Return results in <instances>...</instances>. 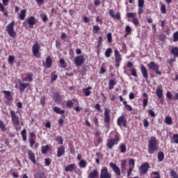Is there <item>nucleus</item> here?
<instances>
[{
  "label": "nucleus",
  "instance_id": "nucleus-1",
  "mask_svg": "<svg viewBox=\"0 0 178 178\" xmlns=\"http://www.w3.org/2000/svg\"><path fill=\"white\" fill-rule=\"evenodd\" d=\"M148 152L149 154H155V152H158V139L155 136L150 137L148 140Z\"/></svg>",
  "mask_w": 178,
  "mask_h": 178
},
{
  "label": "nucleus",
  "instance_id": "nucleus-2",
  "mask_svg": "<svg viewBox=\"0 0 178 178\" xmlns=\"http://www.w3.org/2000/svg\"><path fill=\"white\" fill-rule=\"evenodd\" d=\"M17 113H19V111L16 112L13 110H11L10 111L11 122L13 124V126L20 125V118H19V115H17Z\"/></svg>",
  "mask_w": 178,
  "mask_h": 178
},
{
  "label": "nucleus",
  "instance_id": "nucleus-3",
  "mask_svg": "<svg viewBox=\"0 0 178 178\" xmlns=\"http://www.w3.org/2000/svg\"><path fill=\"white\" fill-rule=\"evenodd\" d=\"M6 31L10 37L15 38L16 37V31H15V21H12L6 26Z\"/></svg>",
  "mask_w": 178,
  "mask_h": 178
},
{
  "label": "nucleus",
  "instance_id": "nucleus-4",
  "mask_svg": "<svg viewBox=\"0 0 178 178\" xmlns=\"http://www.w3.org/2000/svg\"><path fill=\"white\" fill-rule=\"evenodd\" d=\"M119 141H120V138L118 135H115L113 139L107 140L106 147L108 149H112L114 145H118V144H119Z\"/></svg>",
  "mask_w": 178,
  "mask_h": 178
},
{
  "label": "nucleus",
  "instance_id": "nucleus-5",
  "mask_svg": "<svg viewBox=\"0 0 178 178\" xmlns=\"http://www.w3.org/2000/svg\"><path fill=\"white\" fill-rule=\"evenodd\" d=\"M147 67H149V70H153V72H155L156 74H159L160 76L162 74V72L159 71V65L154 61L148 63Z\"/></svg>",
  "mask_w": 178,
  "mask_h": 178
},
{
  "label": "nucleus",
  "instance_id": "nucleus-6",
  "mask_svg": "<svg viewBox=\"0 0 178 178\" xmlns=\"http://www.w3.org/2000/svg\"><path fill=\"white\" fill-rule=\"evenodd\" d=\"M32 53L33 56H35V58H41V52H40V44H38V42L37 41L32 47Z\"/></svg>",
  "mask_w": 178,
  "mask_h": 178
},
{
  "label": "nucleus",
  "instance_id": "nucleus-7",
  "mask_svg": "<svg viewBox=\"0 0 178 178\" xmlns=\"http://www.w3.org/2000/svg\"><path fill=\"white\" fill-rule=\"evenodd\" d=\"M99 178H112V173L109 172L108 168L102 167L100 171Z\"/></svg>",
  "mask_w": 178,
  "mask_h": 178
},
{
  "label": "nucleus",
  "instance_id": "nucleus-8",
  "mask_svg": "<svg viewBox=\"0 0 178 178\" xmlns=\"http://www.w3.org/2000/svg\"><path fill=\"white\" fill-rule=\"evenodd\" d=\"M109 166L112 168L116 176L120 177V176L122 175V172H120V168H119L116 163L112 162L109 163Z\"/></svg>",
  "mask_w": 178,
  "mask_h": 178
},
{
  "label": "nucleus",
  "instance_id": "nucleus-9",
  "mask_svg": "<svg viewBox=\"0 0 178 178\" xmlns=\"http://www.w3.org/2000/svg\"><path fill=\"white\" fill-rule=\"evenodd\" d=\"M74 65L75 66H81L84 62H86V60L84 59V56L79 55L75 57L74 60Z\"/></svg>",
  "mask_w": 178,
  "mask_h": 178
},
{
  "label": "nucleus",
  "instance_id": "nucleus-10",
  "mask_svg": "<svg viewBox=\"0 0 178 178\" xmlns=\"http://www.w3.org/2000/svg\"><path fill=\"white\" fill-rule=\"evenodd\" d=\"M118 126H123V127H126L127 126V120H126V117L124 115H121L117 120Z\"/></svg>",
  "mask_w": 178,
  "mask_h": 178
},
{
  "label": "nucleus",
  "instance_id": "nucleus-11",
  "mask_svg": "<svg viewBox=\"0 0 178 178\" xmlns=\"http://www.w3.org/2000/svg\"><path fill=\"white\" fill-rule=\"evenodd\" d=\"M104 123L109 124L111 123V109H104Z\"/></svg>",
  "mask_w": 178,
  "mask_h": 178
},
{
  "label": "nucleus",
  "instance_id": "nucleus-12",
  "mask_svg": "<svg viewBox=\"0 0 178 178\" xmlns=\"http://www.w3.org/2000/svg\"><path fill=\"white\" fill-rule=\"evenodd\" d=\"M149 168V163L148 162L143 163L140 165V170L142 175H145L147 172H148V169Z\"/></svg>",
  "mask_w": 178,
  "mask_h": 178
},
{
  "label": "nucleus",
  "instance_id": "nucleus-13",
  "mask_svg": "<svg viewBox=\"0 0 178 178\" xmlns=\"http://www.w3.org/2000/svg\"><path fill=\"white\" fill-rule=\"evenodd\" d=\"M43 66H45L47 69L51 68V66H52V58H51L50 56H48L46 58V61H43Z\"/></svg>",
  "mask_w": 178,
  "mask_h": 178
},
{
  "label": "nucleus",
  "instance_id": "nucleus-14",
  "mask_svg": "<svg viewBox=\"0 0 178 178\" xmlns=\"http://www.w3.org/2000/svg\"><path fill=\"white\" fill-rule=\"evenodd\" d=\"M28 158L32 162V163H37V161L35 160V154L32 150H28Z\"/></svg>",
  "mask_w": 178,
  "mask_h": 178
},
{
  "label": "nucleus",
  "instance_id": "nucleus-15",
  "mask_svg": "<svg viewBox=\"0 0 178 178\" xmlns=\"http://www.w3.org/2000/svg\"><path fill=\"white\" fill-rule=\"evenodd\" d=\"M140 72L143 77L146 80H148V70H147V67H145L144 65H140Z\"/></svg>",
  "mask_w": 178,
  "mask_h": 178
},
{
  "label": "nucleus",
  "instance_id": "nucleus-16",
  "mask_svg": "<svg viewBox=\"0 0 178 178\" xmlns=\"http://www.w3.org/2000/svg\"><path fill=\"white\" fill-rule=\"evenodd\" d=\"M138 15H143L144 13V0H138Z\"/></svg>",
  "mask_w": 178,
  "mask_h": 178
},
{
  "label": "nucleus",
  "instance_id": "nucleus-17",
  "mask_svg": "<svg viewBox=\"0 0 178 178\" xmlns=\"http://www.w3.org/2000/svg\"><path fill=\"white\" fill-rule=\"evenodd\" d=\"M88 177V178H99V172H98V170L94 169L92 171L89 172Z\"/></svg>",
  "mask_w": 178,
  "mask_h": 178
},
{
  "label": "nucleus",
  "instance_id": "nucleus-18",
  "mask_svg": "<svg viewBox=\"0 0 178 178\" xmlns=\"http://www.w3.org/2000/svg\"><path fill=\"white\" fill-rule=\"evenodd\" d=\"M114 56H115V62H122V54L119 53V50H118V49H115Z\"/></svg>",
  "mask_w": 178,
  "mask_h": 178
},
{
  "label": "nucleus",
  "instance_id": "nucleus-19",
  "mask_svg": "<svg viewBox=\"0 0 178 178\" xmlns=\"http://www.w3.org/2000/svg\"><path fill=\"white\" fill-rule=\"evenodd\" d=\"M77 169V167L76 166V164L72 163L68 165L65 168V172H73V170H76Z\"/></svg>",
  "mask_w": 178,
  "mask_h": 178
},
{
  "label": "nucleus",
  "instance_id": "nucleus-20",
  "mask_svg": "<svg viewBox=\"0 0 178 178\" xmlns=\"http://www.w3.org/2000/svg\"><path fill=\"white\" fill-rule=\"evenodd\" d=\"M65 154V146H60L57 150V157L60 158Z\"/></svg>",
  "mask_w": 178,
  "mask_h": 178
},
{
  "label": "nucleus",
  "instance_id": "nucleus-21",
  "mask_svg": "<svg viewBox=\"0 0 178 178\" xmlns=\"http://www.w3.org/2000/svg\"><path fill=\"white\" fill-rule=\"evenodd\" d=\"M53 99L56 104H60L62 102V98L58 93H55L53 97Z\"/></svg>",
  "mask_w": 178,
  "mask_h": 178
},
{
  "label": "nucleus",
  "instance_id": "nucleus-22",
  "mask_svg": "<svg viewBox=\"0 0 178 178\" xmlns=\"http://www.w3.org/2000/svg\"><path fill=\"white\" fill-rule=\"evenodd\" d=\"M26 21L27 22V23L29 26H34V24H35V23H36L35 17H34L33 16H31V17L27 18L26 19Z\"/></svg>",
  "mask_w": 178,
  "mask_h": 178
},
{
  "label": "nucleus",
  "instance_id": "nucleus-23",
  "mask_svg": "<svg viewBox=\"0 0 178 178\" xmlns=\"http://www.w3.org/2000/svg\"><path fill=\"white\" fill-rule=\"evenodd\" d=\"M29 86H30V83L20 82L19 84V91H24V90H26Z\"/></svg>",
  "mask_w": 178,
  "mask_h": 178
},
{
  "label": "nucleus",
  "instance_id": "nucleus-24",
  "mask_svg": "<svg viewBox=\"0 0 178 178\" xmlns=\"http://www.w3.org/2000/svg\"><path fill=\"white\" fill-rule=\"evenodd\" d=\"M33 76L34 75L31 72L27 73L26 77L24 79H22V81H27V80H29V82H31L33 81Z\"/></svg>",
  "mask_w": 178,
  "mask_h": 178
},
{
  "label": "nucleus",
  "instance_id": "nucleus-25",
  "mask_svg": "<svg viewBox=\"0 0 178 178\" xmlns=\"http://www.w3.org/2000/svg\"><path fill=\"white\" fill-rule=\"evenodd\" d=\"M53 111H54V112H55L58 115H63V114H65V110H60V108H59L58 106H55L53 108Z\"/></svg>",
  "mask_w": 178,
  "mask_h": 178
},
{
  "label": "nucleus",
  "instance_id": "nucleus-26",
  "mask_svg": "<svg viewBox=\"0 0 178 178\" xmlns=\"http://www.w3.org/2000/svg\"><path fill=\"white\" fill-rule=\"evenodd\" d=\"M26 10H22L19 12V19H20V20H24L26 19Z\"/></svg>",
  "mask_w": 178,
  "mask_h": 178
},
{
  "label": "nucleus",
  "instance_id": "nucleus-27",
  "mask_svg": "<svg viewBox=\"0 0 178 178\" xmlns=\"http://www.w3.org/2000/svg\"><path fill=\"white\" fill-rule=\"evenodd\" d=\"M170 54L173 55L174 58H178V47H172Z\"/></svg>",
  "mask_w": 178,
  "mask_h": 178
},
{
  "label": "nucleus",
  "instance_id": "nucleus-28",
  "mask_svg": "<svg viewBox=\"0 0 178 178\" xmlns=\"http://www.w3.org/2000/svg\"><path fill=\"white\" fill-rule=\"evenodd\" d=\"M0 129L1 131H3V132L8 131V127H6V124L2 120H0Z\"/></svg>",
  "mask_w": 178,
  "mask_h": 178
},
{
  "label": "nucleus",
  "instance_id": "nucleus-29",
  "mask_svg": "<svg viewBox=\"0 0 178 178\" xmlns=\"http://www.w3.org/2000/svg\"><path fill=\"white\" fill-rule=\"evenodd\" d=\"M90 90H91V86H89L86 88H83L82 90V91L86 97H89V95H90L91 91H90Z\"/></svg>",
  "mask_w": 178,
  "mask_h": 178
},
{
  "label": "nucleus",
  "instance_id": "nucleus-30",
  "mask_svg": "<svg viewBox=\"0 0 178 178\" xmlns=\"http://www.w3.org/2000/svg\"><path fill=\"white\" fill-rule=\"evenodd\" d=\"M121 170L123 173V172H125L126 171V166H127V161L126 160H121Z\"/></svg>",
  "mask_w": 178,
  "mask_h": 178
},
{
  "label": "nucleus",
  "instance_id": "nucleus-31",
  "mask_svg": "<svg viewBox=\"0 0 178 178\" xmlns=\"http://www.w3.org/2000/svg\"><path fill=\"white\" fill-rule=\"evenodd\" d=\"M79 165L81 169H86V168H87V162L84 159H81L79 161Z\"/></svg>",
  "mask_w": 178,
  "mask_h": 178
},
{
  "label": "nucleus",
  "instance_id": "nucleus-32",
  "mask_svg": "<svg viewBox=\"0 0 178 178\" xmlns=\"http://www.w3.org/2000/svg\"><path fill=\"white\" fill-rule=\"evenodd\" d=\"M3 92L5 94V98H6L8 101H10V99H12V95L10 91L3 90Z\"/></svg>",
  "mask_w": 178,
  "mask_h": 178
},
{
  "label": "nucleus",
  "instance_id": "nucleus-33",
  "mask_svg": "<svg viewBox=\"0 0 178 178\" xmlns=\"http://www.w3.org/2000/svg\"><path fill=\"white\" fill-rule=\"evenodd\" d=\"M165 158V154L163 152H159L157 154V159L159 162H162Z\"/></svg>",
  "mask_w": 178,
  "mask_h": 178
},
{
  "label": "nucleus",
  "instance_id": "nucleus-34",
  "mask_svg": "<svg viewBox=\"0 0 178 178\" xmlns=\"http://www.w3.org/2000/svg\"><path fill=\"white\" fill-rule=\"evenodd\" d=\"M115 84H116V81L113 80V79L110 80L108 81V89L113 90Z\"/></svg>",
  "mask_w": 178,
  "mask_h": 178
},
{
  "label": "nucleus",
  "instance_id": "nucleus-35",
  "mask_svg": "<svg viewBox=\"0 0 178 178\" xmlns=\"http://www.w3.org/2000/svg\"><path fill=\"white\" fill-rule=\"evenodd\" d=\"M156 94L159 99L163 97V91L161 88L156 89Z\"/></svg>",
  "mask_w": 178,
  "mask_h": 178
},
{
  "label": "nucleus",
  "instance_id": "nucleus-36",
  "mask_svg": "<svg viewBox=\"0 0 178 178\" xmlns=\"http://www.w3.org/2000/svg\"><path fill=\"white\" fill-rule=\"evenodd\" d=\"M27 131L26 130V129H23L22 131H21V136L22 137V140L24 141H27Z\"/></svg>",
  "mask_w": 178,
  "mask_h": 178
},
{
  "label": "nucleus",
  "instance_id": "nucleus-37",
  "mask_svg": "<svg viewBox=\"0 0 178 178\" xmlns=\"http://www.w3.org/2000/svg\"><path fill=\"white\" fill-rule=\"evenodd\" d=\"M119 149H120L121 154H124V152L127 151L126 145H124V143L120 144L119 145Z\"/></svg>",
  "mask_w": 178,
  "mask_h": 178
},
{
  "label": "nucleus",
  "instance_id": "nucleus-38",
  "mask_svg": "<svg viewBox=\"0 0 178 178\" xmlns=\"http://www.w3.org/2000/svg\"><path fill=\"white\" fill-rule=\"evenodd\" d=\"M123 105L124 106L125 109H127L129 112H131V111H133V107L127 104V102L123 101Z\"/></svg>",
  "mask_w": 178,
  "mask_h": 178
},
{
  "label": "nucleus",
  "instance_id": "nucleus-39",
  "mask_svg": "<svg viewBox=\"0 0 178 178\" xmlns=\"http://www.w3.org/2000/svg\"><path fill=\"white\" fill-rule=\"evenodd\" d=\"M56 141L57 144L62 145V144H63V138H62V136H58L56 137Z\"/></svg>",
  "mask_w": 178,
  "mask_h": 178
},
{
  "label": "nucleus",
  "instance_id": "nucleus-40",
  "mask_svg": "<svg viewBox=\"0 0 178 178\" xmlns=\"http://www.w3.org/2000/svg\"><path fill=\"white\" fill-rule=\"evenodd\" d=\"M165 123H166V124H173V121L172 120V118L170 116H166L165 118Z\"/></svg>",
  "mask_w": 178,
  "mask_h": 178
},
{
  "label": "nucleus",
  "instance_id": "nucleus-41",
  "mask_svg": "<svg viewBox=\"0 0 178 178\" xmlns=\"http://www.w3.org/2000/svg\"><path fill=\"white\" fill-rule=\"evenodd\" d=\"M42 149V154H47V152H48V151H49V145H46V146H42L41 147Z\"/></svg>",
  "mask_w": 178,
  "mask_h": 178
},
{
  "label": "nucleus",
  "instance_id": "nucleus-42",
  "mask_svg": "<svg viewBox=\"0 0 178 178\" xmlns=\"http://www.w3.org/2000/svg\"><path fill=\"white\" fill-rule=\"evenodd\" d=\"M112 54V49L111 48H108L105 53L104 55L106 58H111V54Z\"/></svg>",
  "mask_w": 178,
  "mask_h": 178
},
{
  "label": "nucleus",
  "instance_id": "nucleus-43",
  "mask_svg": "<svg viewBox=\"0 0 178 178\" xmlns=\"http://www.w3.org/2000/svg\"><path fill=\"white\" fill-rule=\"evenodd\" d=\"M40 16L42 22H44V23H45L46 22H48V16H47V15H45L44 13H42L40 15Z\"/></svg>",
  "mask_w": 178,
  "mask_h": 178
},
{
  "label": "nucleus",
  "instance_id": "nucleus-44",
  "mask_svg": "<svg viewBox=\"0 0 178 178\" xmlns=\"http://www.w3.org/2000/svg\"><path fill=\"white\" fill-rule=\"evenodd\" d=\"M56 79H58V75L56 74L55 72H52L51 76V83H54V81H56Z\"/></svg>",
  "mask_w": 178,
  "mask_h": 178
},
{
  "label": "nucleus",
  "instance_id": "nucleus-45",
  "mask_svg": "<svg viewBox=\"0 0 178 178\" xmlns=\"http://www.w3.org/2000/svg\"><path fill=\"white\" fill-rule=\"evenodd\" d=\"M135 164H136V160H134V159H129V168H133V169H134Z\"/></svg>",
  "mask_w": 178,
  "mask_h": 178
},
{
  "label": "nucleus",
  "instance_id": "nucleus-46",
  "mask_svg": "<svg viewBox=\"0 0 178 178\" xmlns=\"http://www.w3.org/2000/svg\"><path fill=\"white\" fill-rule=\"evenodd\" d=\"M170 176L172 177V178H178V175L176 171L172 170L170 173Z\"/></svg>",
  "mask_w": 178,
  "mask_h": 178
},
{
  "label": "nucleus",
  "instance_id": "nucleus-47",
  "mask_svg": "<svg viewBox=\"0 0 178 178\" xmlns=\"http://www.w3.org/2000/svg\"><path fill=\"white\" fill-rule=\"evenodd\" d=\"M131 76H133L134 77H138L137 70H136V68H131Z\"/></svg>",
  "mask_w": 178,
  "mask_h": 178
},
{
  "label": "nucleus",
  "instance_id": "nucleus-48",
  "mask_svg": "<svg viewBox=\"0 0 178 178\" xmlns=\"http://www.w3.org/2000/svg\"><path fill=\"white\" fill-rule=\"evenodd\" d=\"M95 109H97L100 113H102V109L101 108V105L99 104H96L94 106Z\"/></svg>",
  "mask_w": 178,
  "mask_h": 178
},
{
  "label": "nucleus",
  "instance_id": "nucleus-49",
  "mask_svg": "<svg viewBox=\"0 0 178 178\" xmlns=\"http://www.w3.org/2000/svg\"><path fill=\"white\" fill-rule=\"evenodd\" d=\"M15 60V56H9L8 62L10 63V65H13V61Z\"/></svg>",
  "mask_w": 178,
  "mask_h": 178
},
{
  "label": "nucleus",
  "instance_id": "nucleus-50",
  "mask_svg": "<svg viewBox=\"0 0 178 178\" xmlns=\"http://www.w3.org/2000/svg\"><path fill=\"white\" fill-rule=\"evenodd\" d=\"M160 10L163 15H165V13H166V6H165V4H163L160 8Z\"/></svg>",
  "mask_w": 178,
  "mask_h": 178
},
{
  "label": "nucleus",
  "instance_id": "nucleus-51",
  "mask_svg": "<svg viewBox=\"0 0 178 178\" xmlns=\"http://www.w3.org/2000/svg\"><path fill=\"white\" fill-rule=\"evenodd\" d=\"M147 112L152 118H155V116H156V114H155V111L152 109H149Z\"/></svg>",
  "mask_w": 178,
  "mask_h": 178
},
{
  "label": "nucleus",
  "instance_id": "nucleus-52",
  "mask_svg": "<svg viewBox=\"0 0 178 178\" xmlns=\"http://www.w3.org/2000/svg\"><path fill=\"white\" fill-rule=\"evenodd\" d=\"M178 41V31L174 33L173 34V42H177Z\"/></svg>",
  "mask_w": 178,
  "mask_h": 178
},
{
  "label": "nucleus",
  "instance_id": "nucleus-53",
  "mask_svg": "<svg viewBox=\"0 0 178 178\" xmlns=\"http://www.w3.org/2000/svg\"><path fill=\"white\" fill-rule=\"evenodd\" d=\"M127 17H129V18L131 17V19H133L136 18V13H128L127 14Z\"/></svg>",
  "mask_w": 178,
  "mask_h": 178
},
{
  "label": "nucleus",
  "instance_id": "nucleus-54",
  "mask_svg": "<svg viewBox=\"0 0 178 178\" xmlns=\"http://www.w3.org/2000/svg\"><path fill=\"white\" fill-rule=\"evenodd\" d=\"M73 105H74V103H73V101L72 100H68L66 103L67 108H72Z\"/></svg>",
  "mask_w": 178,
  "mask_h": 178
},
{
  "label": "nucleus",
  "instance_id": "nucleus-55",
  "mask_svg": "<svg viewBox=\"0 0 178 178\" xmlns=\"http://www.w3.org/2000/svg\"><path fill=\"white\" fill-rule=\"evenodd\" d=\"M34 144H35V140L33 138H29V145L31 148H33L34 146Z\"/></svg>",
  "mask_w": 178,
  "mask_h": 178
},
{
  "label": "nucleus",
  "instance_id": "nucleus-56",
  "mask_svg": "<svg viewBox=\"0 0 178 178\" xmlns=\"http://www.w3.org/2000/svg\"><path fill=\"white\" fill-rule=\"evenodd\" d=\"M172 139L174 140V143H175V144H178V134H175L173 135Z\"/></svg>",
  "mask_w": 178,
  "mask_h": 178
},
{
  "label": "nucleus",
  "instance_id": "nucleus-57",
  "mask_svg": "<svg viewBox=\"0 0 178 178\" xmlns=\"http://www.w3.org/2000/svg\"><path fill=\"white\" fill-rule=\"evenodd\" d=\"M107 40H108V42H109V44H111V42H112V33H108L107 34Z\"/></svg>",
  "mask_w": 178,
  "mask_h": 178
},
{
  "label": "nucleus",
  "instance_id": "nucleus-58",
  "mask_svg": "<svg viewBox=\"0 0 178 178\" xmlns=\"http://www.w3.org/2000/svg\"><path fill=\"white\" fill-rule=\"evenodd\" d=\"M101 30V28L98 25H95L93 26V33H97V31H99Z\"/></svg>",
  "mask_w": 178,
  "mask_h": 178
},
{
  "label": "nucleus",
  "instance_id": "nucleus-59",
  "mask_svg": "<svg viewBox=\"0 0 178 178\" xmlns=\"http://www.w3.org/2000/svg\"><path fill=\"white\" fill-rule=\"evenodd\" d=\"M45 166H49L51 165V159H44Z\"/></svg>",
  "mask_w": 178,
  "mask_h": 178
},
{
  "label": "nucleus",
  "instance_id": "nucleus-60",
  "mask_svg": "<svg viewBox=\"0 0 178 178\" xmlns=\"http://www.w3.org/2000/svg\"><path fill=\"white\" fill-rule=\"evenodd\" d=\"M113 19H116V20H120L121 16H120V13H117Z\"/></svg>",
  "mask_w": 178,
  "mask_h": 178
},
{
  "label": "nucleus",
  "instance_id": "nucleus-61",
  "mask_svg": "<svg viewBox=\"0 0 178 178\" xmlns=\"http://www.w3.org/2000/svg\"><path fill=\"white\" fill-rule=\"evenodd\" d=\"M132 23H134V24H135V26H138V24H140V22L138 21V19L137 18H134L132 19Z\"/></svg>",
  "mask_w": 178,
  "mask_h": 178
},
{
  "label": "nucleus",
  "instance_id": "nucleus-62",
  "mask_svg": "<svg viewBox=\"0 0 178 178\" xmlns=\"http://www.w3.org/2000/svg\"><path fill=\"white\" fill-rule=\"evenodd\" d=\"M125 31H126V33H128V34H130V33H131V27H130V26L127 25L125 27Z\"/></svg>",
  "mask_w": 178,
  "mask_h": 178
},
{
  "label": "nucleus",
  "instance_id": "nucleus-63",
  "mask_svg": "<svg viewBox=\"0 0 178 178\" xmlns=\"http://www.w3.org/2000/svg\"><path fill=\"white\" fill-rule=\"evenodd\" d=\"M147 105H148V99H143V106H144V108H145V106H147Z\"/></svg>",
  "mask_w": 178,
  "mask_h": 178
},
{
  "label": "nucleus",
  "instance_id": "nucleus-64",
  "mask_svg": "<svg viewBox=\"0 0 178 178\" xmlns=\"http://www.w3.org/2000/svg\"><path fill=\"white\" fill-rule=\"evenodd\" d=\"M92 121L95 126H98V118H97V116L93 118Z\"/></svg>",
  "mask_w": 178,
  "mask_h": 178
}]
</instances>
